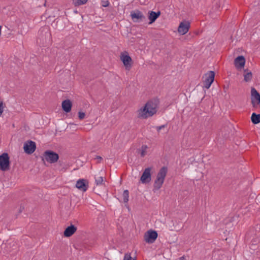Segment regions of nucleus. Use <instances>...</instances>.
Here are the masks:
<instances>
[{
  "label": "nucleus",
  "mask_w": 260,
  "mask_h": 260,
  "mask_svg": "<svg viewBox=\"0 0 260 260\" xmlns=\"http://www.w3.org/2000/svg\"><path fill=\"white\" fill-rule=\"evenodd\" d=\"M148 15V19L150 20L149 24H151L155 22L156 19L160 15V12L158 11L155 12L154 11H149Z\"/></svg>",
  "instance_id": "19"
},
{
  "label": "nucleus",
  "mask_w": 260,
  "mask_h": 260,
  "mask_svg": "<svg viewBox=\"0 0 260 260\" xmlns=\"http://www.w3.org/2000/svg\"><path fill=\"white\" fill-rule=\"evenodd\" d=\"M109 2L108 1H102V6L104 7H107L109 6Z\"/></svg>",
  "instance_id": "28"
},
{
  "label": "nucleus",
  "mask_w": 260,
  "mask_h": 260,
  "mask_svg": "<svg viewBox=\"0 0 260 260\" xmlns=\"http://www.w3.org/2000/svg\"><path fill=\"white\" fill-rule=\"evenodd\" d=\"M151 168L150 167L147 168L144 170L140 178V180L143 183H147L150 182L151 180Z\"/></svg>",
  "instance_id": "13"
},
{
  "label": "nucleus",
  "mask_w": 260,
  "mask_h": 260,
  "mask_svg": "<svg viewBox=\"0 0 260 260\" xmlns=\"http://www.w3.org/2000/svg\"><path fill=\"white\" fill-rule=\"evenodd\" d=\"M234 129L233 125L229 123L222 127L219 133V136L222 137L223 140H227L230 139L233 136Z\"/></svg>",
  "instance_id": "4"
},
{
  "label": "nucleus",
  "mask_w": 260,
  "mask_h": 260,
  "mask_svg": "<svg viewBox=\"0 0 260 260\" xmlns=\"http://www.w3.org/2000/svg\"><path fill=\"white\" fill-rule=\"evenodd\" d=\"M157 233L155 231L149 230L144 235L145 240L148 243H153L157 239Z\"/></svg>",
  "instance_id": "12"
},
{
  "label": "nucleus",
  "mask_w": 260,
  "mask_h": 260,
  "mask_svg": "<svg viewBox=\"0 0 260 260\" xmlns=\"http://www.w3.org/2000/svg\"><path fill=\"white\" fill-rule=\"evenodd\" d=\"M132 257H131L130 254L126 253L124 255L123 260H132Z\"/></svg>",
  "instance_id": "29"
},
{
  "label": "nucleus",
  "mask_w": 260,
  "mask_h": 260,
  "mask_svg": "<svg viewBox=\"0 0 260 260\" xmlns=\"http://www.w3.org/2000/svg\"><path fill=\"white\" fill-rule=\"evenodd\" d=\"M123 201L124 203H127L129 199V191L128 190H124L123 192Z\"/></svg>",
  "instance_id": "23"
},
{
  "label": "nucleus",
  "mask_w": 260,
  "mask_h": 260,
  "mask_svg": "<svg viewBox=\"0 0 260 260\" xmlns=\"http://www.w3.org/2000/svg\"><path fill=\"white\" fill-rule=\"evenodd\" d=\"M190 27V23L187 21H184L181 22L178 28V31L181 35H185L186 34Z\"/></svg>",
  "instance_id": "15"
},
{
  "label": "nucleus",
  "mask_w": 260,
  "mask_h": 260,
  "mask_svg": "<svg viewBox=\"0 0 260 260\" xmlns=\"http://www.w3.org/2000/svg\"><path fill=\"white\" fill-rule=\"evenodd\" d=\"M251 120L252 122L254 124L260 123V114L253 113L251 115Z\"/></svg>",
  "instance_id": "20"
},
{
  "label": "nucleus",
  "mask_w": 260,
  "mask_h": 260,
  "mask_svg": "<svg viewBox=\"0 0 260 260\" xmlns=\"http://www.w3.org/2000/svg\"><path fill=\"white\" fill-rule=\"evenodd\" d=\"M10 157L7 153H3L0 155V170L3 171L10 169Z\"/></svg>",
  "instance_id": "6"
},
{
  "label": "nucleus",
  "mask_w": 260,
  "mask_h": 260,
  "mask_svg": "<svg viewBox=\"0 0 260 260\" xmlns=\"http://www.w3.org/2000/svg\"><path fill=\"white\" fill-rule=\"evenodd\" d=\"M76 187L81 191H86L88 187V182L86 179H79L76 182Z\"/></svg>",
  "instance_id": "16"
},
{
  "label": "nucleus",
  "mask_w": 260,
  "mask_h": 260,
  "mask_svg": "<svg viewBox=\"0 0 260 260\" xmlns=\"http://www.w3.org/2000/svg\"><path fill=\"white\" fill-rule=\"evenodd\" d=\"M77 231V228L73 224L68 226L64 231L63 235L66 237H70Z\"/></svg>",
  "instance_id": "17"
},
{
  "label": "nucleus",
  "mask_w": 260,
  "mask_h": 260,
  "mask_svg": "<svg viewBox=\"0 0 260 260\" xmlns=\"http://www.w3.org/2000/svg\"><path fill=\"white\" fill-rule=\"evenodd\" d=\"M251 100L253 107L257 108L260 105V94L254 87L251 89Z\"/></svg>",
  "instance_id": "8"
},
{
  "label": "nucleus",
  "mask_w": 260,
  "mask_h": 260,
  "mask_svg": "<svg viewBox=\"0 0 260 260\" xmlns=\"http://www.w3.org/2000/svg\"><path fill=\"white\" fill-rule=\"evenodd\" d=\"M85 116V113L84 112L79 111L78 112V117L79 119L82 120L84 118Z\"/></svg>",
  "instance_id": "26"
},
{
  "label": "nucleus",
  "mask_w": 260,
  "mask_h": 260,
  "mask_svg": "<svg viewBox=\"0 0 260 260\" xmlns=\"http://www.w3.org/2000/svg\"><path fill=\"white\" fill-rule=\"evenodd\" d=\"M40 37L37 39V42L42 46H47L51 41V35L47 27L42 28L40 30Z\"/></svg>",
  "instance_id": "3"
},
{
  "label": "nucleus",
  "mask_w": 260,
  "mask_h": 260,
  "mask_svg": "<svg viewBox=\"0 0 260 260\" xmlns=\"http://www.w3.org/2000/svg\"><path fill=\"white\" fill-rule=\"evenodd\" d=\"M120 59L122 61L125 69L129 71L132 67L133 60L127 52L122 53L120 55Z\"/></svg>",
  "instance_id": "7"
},
{
  "label": "nucleus",
  "mask_w": 260,
  "mask_h": 260,
  "mask_svg": "<svg viewBox=\"0 0 260 260\" xmlns=\"http://www.w3.org/2000/svg\"><path fill=\"white\" fill-rule=\"evenodd\" d=\"M59 159L58 154L51 150H47L44 152L42 160H45L50 163L54 164L58 161Z\"/></svg>",
  "instance_id": "5"
},
{
  "label": "nucleus",
  "mask_w": 260,
  "mask_h": 260,
  "mask_svg": "<svg viewBox=\"0 0 260 260\" xmlns=\"http://www.w3.org/2000/svg\"><path fill=\"white\" fill-rule=\"evenodd\" d=\"M168 172V168L167 167H162L159 170L157 174L156 178L153 184V190L155 192L161 188L163 184L165 179L166 178Z\"/></svg>",
  "instance_id": "2"
},
{
  "label": "nucleus",
  "mask_w": 260,
  "mask_h": 260,
  "mask_svg": "<svg viewBox=\"0 0 260 260\" xmlns=\"http://www.w3.org/2000/svg\"><path fill=\"white\" fill-rule=\"evenodd\" d=\"M167 124H164V125H162L161 126H156V128L157 129V131L158 132H159V131H160V129L166 127L167 126Z\"/></svg>",
  "instance_id": "30"
},
{
  "label": "nucleus",
  "mask_w": 260,
  "mask_h": 260,
  "mask_svg": "<svg viewBox=\"0 0 260 260\" xmlns=\"http://www.w3.org/2000/svg\"><path fill=\"white\" fill-rule=\"evenodd\" d=\"M215 77V73L214 71H210L205 75V79L203 81L204 88L209 89L212 83L213 82Z\"/></svg>",
  "instance_id": "10"
},
{
  "label": "nucleus",
  "mask_w": 260,
  "mask_h": 260,
  "mask_svg": "<svg viewBox=\"0 0 260 260\" xmlns=\"http://www.w3.org/2000/svg\"><path fill=\"white\" fill-rule=\"evenodd\" d=\"M148 148L147 145H143L142 146L140 149L138 150L139 152L140 153L141 157H143L146 154V150Z\"/></svg>",
  "instance_id": "22"
},
{
  "label": "nucleus",
  "mask_w": 260,
  "mask_h": 260,
  "mask_svg": "<svg viewBox=\"0 0 260 260\" xmlns=\"http://www.w3.org/2000/svg\"><path fill=\"white\" fill-rule=\"evenodd\" d=\"M131 16L134 22L139 23L145 20L146 17L142 12L138 10L132 11L131 12Z\"/></svg>",
  "instance_id": "9"
},
{
  "label": "nucleus",
  "mask_w": 260,
  "mask_h": 260,
  "mask_svg": "<svg viewBox=\"0 0 260 260\" xmlns=\"http://www.w3.org/2000/svg\"><path fill=\"white\" fill-rule=\"evenodd\" d=\"M234 64L238 71L244 69V56L240 55L236 57L234 60Z\"/></svg>",
  "instance_id": "14"
},
{
  "label": "nucleus",
  "mask_w": 260,
  "mask_h": 260,
  "mask_svg": "<svg viewBox=\"0 0 260 260\" xmlns=\"http://www.w3.org/2000/svg\"><path fill=\"white\" fill-rule=\"evenodd\" d=\"M24 207L21 206L19 209L18 213L19 214L21 213L22 212V211L24 210Z\"/></svg>",
  "instance_id": "31"
},
{
  "label": "nucleus",
  "mask_w": 260,
  "mask_h": 260,
  "mask_svg": "<svg viewBox=\"0 0 260 260\" xmlns=\"http://www.w3.org/2000/svg\"><path fill=\"white\" fill-rule=\"evenodd\" d=\"M252 79V73L248 69H245V82H250Z\"/></svg>",
  "instance_id": "21"
},
{
  "label": "nucleus",
  "mask_w": 260,
  "mask_h": 260,
  "mask_svg": "<svg viewBox=\"0 0 260 260\" xmlns=\"http://www.w3.org/2000/svg\"><path fill=\"white\" fill-rule=\"evenodd\" d=\"M4 103L3 102V101H0V116H1V115L2 114L3 111H4Z\"/></svg>",
  "instance_id": "27"
},
{
  "label": "nucleus",
  "mask_w": 260,
  "mask_h": 260,
  "mask_svg": "<svg viewBox=\"0 0 260 260\" xmlns=\"http://www.w3.org/2000/svg\"><path fill=\"white\" fill-rule=\"evenodd\" d=\"M159 101L153 99L147 102L145 105L138 110V117L146 119L152 116L157 112Z\"/></svg>",
  "instance_id": "1"
},
{
  "label": "nucleus",
  "mask_w": 260,
  "mask_h": 260,
  "mask_svg": "<svg viewBox=\"0 0 260 260\" xmlns=\"http://www.w3.org/2000/svg\"><path fill=\"white\" fill-rule=\"evenodd\" d=\"M23 148L26 153L31 154L34 152L36 149V143L31 140H28L24 143Z\"/></svg>",
  "instance_id": "11"
},
{
  "label": "nucleus",
  "mask_w": 260,
  "mask_h": 260,
  "mask_svg": "<svg viewBox=\"0 0 260 260\" xmlns=\"http://www.w3.org/2000/svg\"><path fill=\"white\" fill-rule=\"evenodd\" d=\"M88 0H75L74 4L75 6H80L86 3Z\"/></svg>",
  "instance_id": "25"
},
{
  "label": "nucleus",
  "mask_w": 260,
  "mask_h": 260,
  "mask_svg": "<svg viewBox=\"0 0 260 260\" xmlns=\"http://www.w3.org/2000/svg\"><path fill=\"white\" fill-rule=\"evenodd\" d=\"M95 158L99 159L100 160H101L103 159L102 157L100 156H96Z\"/></svg>",
  "instance_id": "32"
},
{
  "label": "nucleus",
  "mask_w": 260,
  "mask_h": 260,
  "mask_svg": "<svg viewBox=\"0 0 260 260\" xmlns=\"http://www.w3.org/2000/svg\"><path fill=\"white\" fill-rule=\"evenodd\" d=\"M72 106V103L69 100H65L62 102V110L66 113L71 111Z\"/></svg>",
  "instance_id": "18"
},
{
  "label": "nucleus",
  "mask_w": 260,
  "mask_h": 260,
  "mask_svg": "<svg viewBox=\"0 0 260 260\" xmlns=\"http://www.w3.org/2000/svg\"><path fill=\"white\" fill-rule=\"evenodd\" d=\"M95 181L96 185H101L105 184L103 177L101 176L95 177Z\"/></svg>",
  "instance_id": "24"
}]
</instances>
